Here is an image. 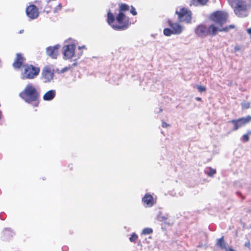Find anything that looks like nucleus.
<instances>
[{
	"instance_id": "obj_1",
	"label": "nucleus",
	"mask_w": 251,
	"mask_h": 251,
	"mask_svg": "<svg viewBox=\"0 0 251 251\" xmlns=\"http://www.w3.org/2000/svg\"><path fill=\"white\" fill-rule=\"evenodd\" d=\"M234 14L243 18L248 16L251 9V0H227Z\"/></svg>"
},
{
	"instance_id": "obj_2",
	"label": "nucleus",
	"mask_w": 251,
	"mask_h": 251,
	"mask_svg": "<svg viewBox=\"0 0 251 251\" xmlns=\"http://www.w3.org/2000/svg\"><path fill=\"white\" fill-rule=\"evenodd\" d=\"M19 96L25 102L33 103L34 107H37L39 105L40 92L31 83L25 86L24 90L20 93Z\"/></svg>"
},
{
	"instance_id": "obj_3",
	"label": "nucleus",
	"mask_w": 251,
	"mask_h": 251,
	"mask_svg": "<svg viewBox=\"0 0 251 251\" xmlns=\"http://www.w3.org/2000/svg\"><path fill=\"white\" fill-rule=\"evenodd\" d=\"M116 25H112V28L116 30H126L129 25V19L124 13L119 12L116 17Z\"/></svg>"
},
{
	"instance_id": "obj_4",
	"label": "nucleus",
	"mask_w": 251,
	"mask_h": 251,
	"mask_svg": "<svg viewBox=\"0 0 251 251\" xmlns=\"http://www.w3.org/2000/svg\"><path fill=\"white\" fill-rule=\"evenodd\" d=\"M24 67L25 70L22 74L24 79H33L36 77L40 73V68L32 65H25Z\"/></svg>"
},
{
	"instance_id": "obj_5",
	"label": "nucleus",
	"mask_w": 251,
	"mask_h": 251,
	"mask_svg": "<svg viewBox=\"0 0 251 251\" xmlns=\"http://www.w3.org/2000/svg\"><path fill=\"white\" fill-rule=\"evenodd\" d=\"M228 15L227 12L217 11L214 12L211 16V19L216 24L222 26L225 24L227 20Z\"/></svg>"
},
{
	"instance_id": "obj_6",
	"label": "nucleus",
	"mask_w": 251,
	"mask_h": 251,
	"mask_svg": "<svg viewBox=\"0 0 251 251\" xmlns=\"http://www.w3.org/2000/svg\"><path fill=\"white\" fill-rule=\"evenodd\" d=\"M251 121V116H247L246 117H242L238 119L232 120L228 122V123L232 124L233 126V131H236L248 124Z\"/></svg>"
},
{
	"instance_id": "obj_7",
	"label": "nucleus",
	"mask_w": 251,
	"mask_h": 251,
	"mask_svg": "<svg viewBox=\"0 0 251 251\" xmlns=\"http://www.w3.org/2000/svg\"><path fill=\"white\" fill-rule=\"evenodd\" d=\"M176 14L178 15V19L179 22H185L190 23L192 19V13L190 11L185 8H180L178 11H176Z\"/></svg>"
},
{
	"instance_id": "obj_8",
	"label": "nucleus",
	"mask_w": 251,
	"mask_h": 251,
	"mask_svg": "<svg viewBox=\"0 0 251 251\" xmlns=\"http://www.w3.org/2000/svg\"><path fill=\"white\" fill-rule=\"evenodd\" d=\"M54 71L50 67L46 66L42 70L41 79L44 83H50L53 79Z\"/></svg>"
},
{
	"instance_id": "obj_9",
	"label": "nucleus",
	"mask_w": 251,
	"mask_h": 251,
	"mask_svg": "<svg viewBox=\"0 0 251 251\" xmlns=\"http://www.w3.org/2000/svg\"><path fill=\"white\" fill-rule=\"evenodd\" d=\"M75 45L74 43H71L69 45H65L63 48V54L65 59H70L73 56L75 57Z\"/></svg>"
},
{
	"instance_id": "obj_10",
	"label": "nucleus",
	"mask_w": 251,
	"mask_h": 251,
	"mask_svg": "<svg viewBox=\"0 0 251 251\" xmlns=\"http://www.w3.org/2000/svg\"><path fill=\"white\" fill-rule=\"evenodd\" d=\"M234 27L235 26L234 25H231L222 28H218L214 25H211L207 28V35H210L211 37H213L216 35L217 31H218L220 32H227L229 30V29L234 28Z\"/></svg>"
},
{
	"instance_id": "obj_11",
	"label": "nucleus",
	"mask_w": 251,
	"mask_h": 251,
	"mask_svg": "<svg viewBox=\"0 0 251 251\" xmlns=\"http://www.w3.org/2000/svg\"><path fill=\"white\" fill-rule=\"evenodd\" d=\"M26 14L27 17L32 20L36 19L39 15L38 9L33 4L26 7Z\"/></svg>"
},
{
	"instance_id": "obj_12",
	"label": "nucleus",
	"mask_w": 251,
	"mask_h": 251,
	"mask_svg": "<svg viewBox=\"0 0 251 251\" xmlns=\"http://www.w3.org/2000/svg\"><path fill=\"white\" fill-rule=\"evenodd\" d=\"M143 205L146 207L153 206L156 203V200L150 194L147 193L142 199Z\"/></svg>"
},
{
	"instance_id": "obj_13",
	"label": "nucleus",
	"mask_w": 251,
	"mask_h": 251,
	"mask_svg": "<svg viewBox=\"0 0 251 251\" xmlns=\"http://www.w3.org/2000/svg\"><path fill=\"white\" fill-rule=\"evenodd\" d=\"M168 24L174 34L179 35L182 33L183 27L177 23H173L171 20L169 19L168 20Z\"/></svg>"
},
{
	"instance_id": "obj_14",
	"label": "nucleus",
	"mask_w": 251,
	"mask_h": 251,
	"mask_svg": "<svg viewBox=\"0 0 251 251\" xmlns=\"http://www.w3.org/2000/svg\"><path fill=\"white\" fill-rule=\"evenodd\" d=\"M59 47L60 46L59 45L48 47L46 49L47 54L53 59L56 58L58 55Z\"/></svg>"
},
{
	"instance_id": "obj_15",
	"label": "nucleus",
	"mask_w": 251,
	"mask_h": 251,
	"mask_svg": "<svg viewBox=\"0 0 251 251\" xmlns=\"http://www.w3.org/2000/svg\"><path fill=\"white\" fill-rule=\"evenodd\" d=\"M207 27L202 24H201L197 26L195 29L196 34L201 38H204L207 36Z\"/></svg>"
},
{
	"instance_id": "obj_16",
	"label": "nucleus",
	"mask_w": 251,
	"mask_h": 251,
	"mask_svg": "<svg viewBox=\"0 0 251 251\" xmlns=\"http://www.w3.org/2000/svg\"><path fill=\"white\" fill-rule=\"evenodd\" d=\"M14 235L15 232L10 228H5L2 232L1 238L3 240H9Z\"/></svg>"
},
{
	"instance_id": "obj_17",
	"label": "nucleus",
	"mask_w": 251,
	"mask_h": 251,
	"mask_svg": "<svg viewBox=\"0 0 251 251\" xmlns=\"http://www.w3.org/2000/svg\"><path fill=\"white\" fill-rule=\"evenodd\" d=\"M25 59L21 53H17L16 58L13 63V66L15 69H19L23 64Z\"/></svg>"
},
{
	"instance_id": "obj_18",
	"label": "nucleus",
	"mask_w": 251,
	"mask_h": 251,
	"mask_svg": "<svg viewBox=\"0 0 251 251\" xmlns=\"http://www.w3.org/2000/svg\"><path fill=\"white\" fill-rule=\"evenodd\" d=\"M56 93L55 90L52 89L47 91L43 96V99L45 101H51L55 97Z\"/></svg>"
},
{
	"instance_id": "obj_19",
	"label": "nucleus",
	"mask_w": 251,
	"mask_h": 251,
	"mask_svg": "<svg viewBox=\"0 0 251 251\" xmlns=\"http://www.w3.org/2000/svg\"><path fill=\"white\" fill-rule=\"evenodd\" d=\"M115 20L116 17L109 10L107 12V23L112 27V25H116V22H114Z\"/></svg>"
},
{
	"instance_id": "obj_20",
	"label": "nucleus",
	"mask_w": 251,
	"mask_h": 251,
	"mask_svg": "<svg viewBox=\"0 0 251 251\" xmlns=\"http://www.w3.org/2000/svg\"><path fill=\"white\" fill-rule=\"evenodd\" d=\"M208 0H191L190 2V5H192L197 6L199 5L203 6L206 4Z\"/></svg>"
},
{
	"instance_id": "obj_21",
	"label": "nucleus",
	"mask_w": 251,
	"mask_h": 251,
	"mask_svg": "<svg viewBox=\"0 0 251 251\" xmlns=\"http://www.w3.org/2000/svg\"><path fill=\"white\" fill-rule=\"evenodd\" d=\"M168 218V215L167 214H163L162 211H159L157 216L156 219L160 222H164L166 221Z\"/></svg>"
},
{
	"instance_id": "obj_22",
	"label": "nucleus",
	"mask_w": 251,
	"mask_h": 251,
	"mask_svg": "<svg viewBox=\"0 0 251 251\" xmlns=\"http://www.w3.org/2000/svg\"><path fill=\"white\" fill-rule=\"evenodd\" d=\"M216 245L222 249H226V244L224 241V236L217 239Z\"/></svg>"
},
{
	"instance_id": "obj_23",
	"label": "nucleus",
	"mask_w": 251,
	"mask_h": 251,
	"mask_svg": "<svg viewBox=\"0 0 251 251\" xmlns=\"http://www.w3.org/2000/svg\"><path fill=\"white\" fill-rule=\"evenodd\" d=\"M129 6L126 3H121L119 4V12L124 13V12L128 11Z\"/></svg>"
},
{
	"instance_id": "obj_24",
	"label": "nucleus",
	"mask_w": 251,
	"mask_h": 251,
	"mask_svg": "<svg viewBox=\"0 0 251 251\" xmlns=\"http://www.w3.org/2000/svg\"><path fill=\"white\" fill-rule=\"evenodd\" d=\"M205 172L209 176L212 177L216 174V171L215 169L209 167L205 170Z\"/></svg>"
},
{
	"instance_id": "obj_25",
	"label": "nucleus",
	"mask_w": 251,
	"mask_h": 251,
	"mask_svg": "<svg viewBox=\"0 0 251 251\" xmlns=\"http://www.w3.org/2000/svg\"><path fill=\"white\" fill-rule=\"evenodd\" d=\"M251 134V131H248V133L243 135L241 138V140L243 142H247L249 140V135Z\"/></svg>"
},
{
	"instance_id": "obj_26",
	"label": "nucleus",
	"mask_w": 251,
	"mask_h": 251,
	"mask_svg": "<svg viewBox=\"0 0 251 251\" xmlns=\"http://www.w3.org/2000/svg\"><path fill=\"white\" fill-rule=\"evenodd\" d=\"M163 33L166 36H170L172 34H174L172 29L169 28H165L163 30Z\"/></svg>"
},
{
	"instance_id": "obj_27",
	"label": "nucleus",
	"mask_w": 251,
	"mask_h": 251,
	"mask_svg": "<svg viewBox=\"0 0 251 251\" xmlns=\"http://www.w3.org/2000/svg\"><path fill=\"white\" fill-rule=\"evenodd\" d=\"M152 232H153V230H152V228H149V227H147V228H145L143 229L142 234H144V235H148V234H151V233H152Z\"/></svg>"
},
{
	"instance_id": "obj_28",
	"label": "nucleus",
	"mask_w": 251,
	"mask_h": 251,
	"mask_svg": "<svg viewBox=\"0 0 251 251\" xmlns=\"http://www.w3.org/2000/svg\"><path fill=\"white\" fill-rule=\"evenodd\" d=\"M77 65V62H74L71 66H69L68 67H65L61 70V73H63L71 68H73Z\"/></svg>"
},
{
	"instance_id": "obj_29",
	"label": "nucleus",
	"mask_w": 251,
	"mask_h": 251,
	"mask_svg": "<svg viewBox=\"0 0 251 251\" xmlns=\"http://www.w3.org/2000/svg\"><path fill=\"white\" fill-rule=\"evenodd\" d=\"M241 105L243 109H247L250 107L251 103L249 102H242Z\"/></svg>"
},
{
	"instance_id": "obj_30",
	"label": "nucleus",
	"mask_w": 251,
	"mask_h": 251,
	"mask_svg": "<svg viewBox=\"0 0 251 251\" xmlns=\"http://www.w3.org/2000/svg\"><path fill=\"white\" fill-rule=\"evenodd\" d=\"M138 237V236L136 233H133L129 238V240L131 242H135Z\"/></svg>"
},
{
	"instance_id": "obj_31",
	"label": "nucleus",
	"mask_w": 251,
	"mask_h": 251,
	"mask_svg": "<svg viewBox=\"0 0 251 251\" xmlns=\"http://www.w3.org/2000/svg\"><path fill=\"white\" fill-rule=\"evenodd\" d=\"M197 88L198 90V91L200 93H202L206 91V88L204 86H202L201 85H197Z\"/></svg>"
},
{
	"instance_id": "obj_32",
	"label": "nucleus",
	"mask_w": 251,
	"mask_h": 251,
	"mask_svg": "<svg viewBox=\"0 0 251 251\" xmlns=\"http://www.w3.org/2000/svg\"><path fill=\"white\" fill-rule=\"evenodd\" d=\"M62 9V5L61 3H59L58 5L55 7L54 9L53 12L54 13H57L59 11L61 10Z\"/></svg>"
},
{
	"instance_id": "obj_33",
	"label": "nucleus",
	"mask_w": 251,
	"mask_h": 251,
	"mask_svg": "<svg viewBox=\"0 0 251 251\" xmlns=\"http://www.w3.org/2000/svg\"><path fill=\"white\" fill-rule=\"evenodd\" d=\"M130 12L134 16L137 14V12H136L135 8L133 6H131Z\"/></svg>"
},
{
	"instance_id": "obj_34",
	"label": "nucleus",
	"mask_w": 251,
	"mask_h": 251,
	"mask_svg": "<svg viewBox=\"0 0 251 251\" xmlns=\"http://www.w3.org/2000/svg\"><path fill=\"white\" fill-rule=\"evenodd\" d=\"M82 55V52H80L79 53H78L77 54V58L74 59V62H76V60L80 57V56Z\"/></svg>"
},
{
	"instance_id": "obj_35",
	"label": "nucleus",
	"mask_w": 251,
	"mask_h": 251,
	"mask_svg": "<svg viewBox=\"0 0 251 251\" xmlns=\"http://www.w3.org/2000/svg\"><path fill=\"white\" fill-rule=\"evenodd\" d=\"M169 126V125L165 122H163L162 123V126L164 128H166Z\"/></svg>"
},
{
	"instance_id": "obj_36",
	"label": "nucleus",
	"mask_w": 251,
	"mask_h": 251,
	"mask_svg": "<svg viewBox=\"0 0 251 251\" xmlns=\"http://www.w3.org/2000/svg\"><path fill=\"white\" fill-rule=\"evenodd\" d=\"M240 50V47L238 45L235 46L234 47L235 51H237Z\"/></svg>"
},
{
	"instance_id": "obj_37",
	"label": "nucleus",
	"mask_w": 251,
	"mask_h": 251,
	"mask_svg": "<svg viewBox=\"0 0 251 251\" xmlns=\"http://www.w3.org/2000/svg\"><path fill=\"white\" fill-rule=\"evenodd\" d=\"M236 193H237V194L238 196H241V197H242V199L243 200H244V199H245V198L242 196V194H241L240 192L237 191V192H236Z\"/></svg>"
},
{
	"instance_id": "obj_38",
	"label": "nucleus",
	"mask_w": 251,
	"mask_h": 251,
	"mask_svg": "<svg viewBox=\"0 0 251 251\" xmlns=\"http://www.w3.org/2000/svg\"><path fill=\"white\" fill-rule=\"evenodd\" d=\"M245 246L246 247H250V242H247L245 243Z\"/></svg>"
},
{
	"instance_id": "obj_39",
	"label": "nucleus",
	"mask_w": 251,
	"mask_h": 251,
	"mask_svg": "<svg viewBox=\"0 0 251 251\" xmlns=\"http://www.w3.org/2000/svg\"><path fill=\"white\" fill-rule=\"evenodd\" d=\"M247 32L251 36V28L247 29Z\"/></svg>"
},
{
	"instance_id": "obj_40",
	"label": "nucleus",
	"mask_w": 251,
	"mask_h": 251,
	"mask_svg": "<svg viewBox=\"0 0 251 251\" xmlns=\"http://www.w3.org/2000/svg\"><path fill=\"white\" fill-rule=\"evenodd\" d=\"M196 100H197V101H201V99L200 97H197L196 98Z\"/></svg>"
},
{
	"instance_id": "obj_41",
	"label": "nucleus",
	"mask_w": 251,
	"mask_h": 251,
	"mask_svg": "<svg viewBox=\"0 0 251 251\" xmlns=\"http://www.w3.org/2000/svg\"><path fill=\"white\" fill-rule=\"evenodd\" d=\"M85 47V46H82V47L79 46V47H78V49H79V50H80L81 49H82V48H84Z\"/></svg>"
},
{
	"instance_id": "obj_42",
	"label": "nucleus",
	"mask_w": 251,
	"mask_h": 251,
	"mask_svg": "<svg viewBox=\"0 0 251 251\" xmlns=\"http://www.w3.org/2000/svg\"><path fill=\"white\" fill-rule=\"evenodd\" d=\"M0 219H1L2 220H3L4 219V218L1 217V214H0Z\"/></svg>"
},
{
	"instance_id": "obj_43",
	"label": "nucleus",
	"mask_w": 251,
	"mask_h": 251,
	"mask_svg": "<svg viewBox=\"0 0 251 251\" xmlns=\"http://www.w3.org/2000/svg\"><path fill=\"white\" fill-rule=\"evenodd\" d=\"M155 35H156V34H152L151 35V36L152 37H154Z\"/></svg>"
},
{
	"instance_id": "obj_44",
	"label": "nucleus",
	"mask_w": 251,
	"mask_h": 251,
	"mask_svg": "<svg viewBox=\"0 0 251 251\" xmlns=\"http://www.w3.org/2000/svg\"><path fill=\"white\" fill-rule=\"evenodd\" d=\"M162 111V109L161 108H159V111L158 112H160Z\"/></svg>"
},
{
	"instance_id": "obj_45",
	"label": "nucleus",
	"mask_w": 251,
	"mask_h": 251,
	"mask_svg": "<svg viewBox=\"0 0 251 251\" xmlns=\"http://www.w3.org/2000/svg\"><path fill=\"white\" fill-rule=\"evenodd\" d=\"M66 248H67L66 247H64V248H63V250L64 251L66 250Z\"/></svg>"
},
{
	"instance_id": "obj_46",
	"label": "nucleus",
	"mask_w": 251,
	"mask_h": 251,
	"mask_svg": "<svg viewBox=\"0 0 251 251\" xmlns=\"http://www.w3.org/2000/svg\"><path fill=\"white\" fill-rule=\"evenodd\" d=\"M23 31H24L23 30H21V31H20V33H22L23 32Z\"/></svg>"
},
{
	"instance_id": "obj_47",
	"label": "nucleus",
	"mask_w": 251,
	"mask_h": 251,
	"mask_svg": "<svg viewBox=\"0 0 251 251\" xmlns=\"http://www.w3.org/2000/svg\"><path fill=\"white\" fill-rule=\"evenodd\" d=\"M235 184H236V186H238V183L236 182Z\"/></svg>"
}]
</instances>
